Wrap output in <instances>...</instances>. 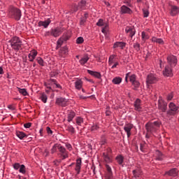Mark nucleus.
Segmentation results:
<instances>
[{"label":"nucleus","instance_id":"nucleus-1","mask_svg":"<svg viewBox=\"0 0 179 179\" xmlns=\"http://www.w3.org/2000/svg\"><path fill=\"white\" fill-rule=\"evenodd\" d=\"M8 15L13 19H15V20H20L22 17V10L13 6H10L8 8Z\"/></svg>","mask_w":179,"mask_h":179},{"label":"nucleus","instance_id":"nucleus-2","mask_svg":"<svg viewBox=\"0 0 179 179\" xmlns=\"http://www.w3.org/2000/svg\"><path fill=\"white\" fill-rule=\"evenodd\" d=\"M11 48L13 50H15V51H19V50H22L23 47V42H22V40L17 36L13 37L9 41Z\"/></svg>","mask_w":179,"mask_h":179},{"label":"nucleus","instance_id":"nucleus-3","mask_svg":"<svg viewBox=\"0 0 179 179\" xmlns=\"http://www.w3.org/2000/svg\"><path fill=\"white\" fill-rule=\"evenodd\" d=\"M160 128V122L155 121L154 122L147 123L145 124V129L148 134H153Z\"/></svg>","mask_w":179,"mask_h":179},{"label":"nucleus","instance_id":"nucleus-4","mask_svg":"<svg viewBox=\"0 0 179 179\" xmlns=\"http://www.w3.org/2000/svg\"><path fill=\"white\" fill-rule=\"evenodd\" d=\"M73 8L75 12H77V10H85L86 9H89V3H87L85 0H81L78 3V5L74 4Z\"/></svg>","mask_w":179,"mask_h":179},{"label":"nucleus","instance_id":"nucleus-5","mask_svg":"<svg viewBox=\"0 0 179 179\" xmlns=\"http://www.w3.org/2000/svg\"><path fill=\"white\" fill-rule=\"evenodd\" d=\"M46 87L48 90H46V93H48L50 90H52V87L55 88L57 87V89H62V87L61 85L57 83V80L55 79H50L49 85H46Z\"/></svg>","mask_w":179,"mask_h":179},{"label":"nucleus","instance_id":"nucleus-6","mask_svg":"<svg viewBox=\"0 0 179 179\" xmlns=\"http://www.w3.org/2000/svg\"><path fill=\"white\" fill-rule=\"evenodd\" d=\"M169 110L166 112L167 115H176L178 111V106H176L173 102L169 103Z\"/></svg>","mask_w":179,"mask_h":179},{"label":"nucleus","instance_id":"nucleus-7","mask_svg":"<svg viewBox=\"0 0 179 179\" xmlns=\"http://www.w3.org/2000/svg\"><path fill=\"white\" fill-rule=\"evenodd\" d=\"M158 110L162 113H166L167 110V103L162 97H159L158 100Z\"/></svg>","mask_w":179,"mask_h":179},{"label":"nucleus","instance_id":"nucleus-8","mask_svg":"<svg viewBox=\"0 0 179 179\" xmlns=\"http://www.w3.org/2000/svg\"><path fill=\"white\" fill-rule=\"evenodd\" d=\"M96 26H99L100 27H103L102 28V33H107L108 31V24L103 19H99L98 22H96Z\"/></svg>","mask_w":179,"mask_h":179},{"label":"nucleus","instance_id":"nucleus-9","mask_svg":"<svg viewBox=\"0 0 179 179\" xmlns=\"http://www.w3.org/2000/svg\"><path fill=\"white\" fill-rule=\"evenodd\" d=\"M59 152L60 157H62V160H65V159H68L69 157V152L66 151V149L64 148V146L60 145L59 147Z\"/></svg>","mask_w":179,"mask_h":179},{"label":"nucleus","instance_id":"nucleus-10","mask_svg":"<svg viewBox=\"0 0 179 179\" xmlns=\"http://www.w3.org/2000/svg\"><path fill=\"white\" fill-rule=\"evenodd\" d=\"M156 82H157V77H156V75L151 73L147 76L146 83L148 86L156 83Z\"/></svg>","mask_w":179,"mask_h":179},{"label":"nucleus","instance_id":"nucleus-11","mask_svg":"<svg viewBox=\"0 0 179 179\" xmlns=\"http://www.w3.org/2000/svg\"><path fill=\"white\" fill-rule=\"evenodd\" d=\"M167 61L168 65L171 66V68H174L177 65V57L173 55L168 56Z\"/></svg>","mask_w":179,"mask_h":179},{"label":"nucleus","instance_id":"nucleus-12","mask_svg":"<svg viewBox=\"0 0 179 179\" xmlns=\"http://www.w3.org/2000/svg\"><path fill=\"white\" fill-rule=\"evenodd\" d=\"M62 31H64V29L62 28L57 27L51 29V36L52 37H59L62 34Z\"/></svg>","mask_w":179,"mask_h":179},{"label":"nucleus","instance_id":"nucleus-13","mask_svg":"<svg viewBox=\"0 0 179 179\" xmlns=\"http://www.w3.org/2000/svg\"><path fill=\"white\" fill-rule=\"evenodd\" d=\"M56 104L60 107H66L68 106V99L66 98L59 97L56 99Z\"/></svg>","mask_w":179,"mask_h":179},{"label":"nucleus","instance_id":"nucleus-14","mask_svg":"<svg viewBox=\"0 0 179 179\" xmlns=\"http://www.w3.org/2000/svg\"><path fill=\"white\" fill-rule=\"evenodd\" d=\"M134 106L136 111H142V101L141 99H137L134 101Z\"/></svg>","mask_w":179,"mask_h":179},{"label":"nucleus","instance_id":"nucleus-15","mask_svg":"<svg viewBox=\"0 0 179 179\" xmlns=\"http://www.w3.org/2000/svg\"><path fill=\"white\" fill-rule=\"evenodd\" d=\"M50 23H51V20L50 18L47 19L45 21H39L38 23V27H44L45 29H47L48 26H50Z\"/></svg>","mask_w":179,"mask_h":179},{"label":"nucleus","instance_id":"nucleus-16","mask_svg":"<svg viewBox=\"0 0 179 179\" xmlns=\"http://www.w3.org/2000/svg\"><path fill=\"white\" fill-rule=\"evenodd\" d=\"M132 128H134V124H127L124 125V130L127 133V138L131 136V131L132 130Z\"/></svg>","mask_w":179,"mask_h":179},{"label":"nucleus","instance_id":"nucleus-17","mask_svg":"<svg viewBox=\"0 0 179 179\" xmlns=\"http://www.w3.org/2000/svg\"><path fill=\"white\" fill-rule=\"evenodd\" d=\"M164 76H173V67L168 65L165 67L164 71Z\"/></svg>","mask_w":179,"mask_h":179},{"label":"nucleus","instance_id":"nucleus-18","mask_svg":"<svg viewBox=\"0 0 179 179\" xmlns=\"http://www.w3.org/2000/svg\"><path fill=\"white\" fill-rule=\"evenodd\" d=\"M125 31L127 34L129 36V37L132 38L133 36H135L136 30L134 27H127L125 29Z\"/></svg>","mask_w":179,"mask_h":179},{"label":"nucleus","instance_id":"nucleus-19","mask_svg":"<svg viewBox=\"0 0 179 179\" xmlns=\"http://www.w3.org/2000/svg\"><path fill=\"white\" fill-rule=\"evenodd\" d=\"M177 174H178V170L176 168H173L170 171L165 172V176L167 175L170 177H177Z\"/></svg>","mask_w":179,"mask_h":179},{"label":"nucleus","instance_id":"nucleus-20","mask_svg":"<svg viewBox=\"0 0 179 179\" xmlns=\"http://www.w3.org/2000/svg\"><path fill=\"white\" fill-rule=\"evenodd\" d=\"M128 78H129L131 83H133L136 80V76L135 74L131 75V73H127L125 77V82L127 83H128Z\"/></svg>","mask_w":179,"mask_h":179},{"label":"nucleus","instance_id":"nucleus-21","mask_svg":"<svg viewBox=\"0 0 179 179\" xmlns=\"http://www.w3.org/2000/svg\"><path fill=\"white\" fill-rule=\"evenodd\" d=\"M80 169H82V158H78L76 160V171H77V174H80Z\"/></svg>","mask_w":179,"mask_h":179},{"label":"nucleus","instance_id":"nucleus-22","mask_svg":"<svg viewBox=\"0 0 179 179\" xmlns=\"http://www.w3.org/2000/svg\"><path fill=\"white\" fill-rule=\"evenodd\" d=\"M179 8L177 6H171L170 15L171 16H176V15H178Z\"/></svg>","mask_w":179,"mask_h":179},{"label":"nucleus","instance_id":"nucleus-23","mask_svg":"<svg viewBox=\"0 0 179 179\" xmlns=\"http://www.w3.org/2000/svg\"><path fill=\"white\" fill-rule=\"evenodd\" d=\"M37 54H38L37 51L32 50L28 55L29 61H30V62H33V61L36 59V57H37Z\"/></svg>","mask_w":179,"mask_h":179},{"label":"nucleus","instance_id":"nucleus-24","mask_svg":"<svg viewBox=\"0 0 179 179\" xmlns=\"http://www.w3.org/2000/svg\"><path fill=\"white\" fill-rule=\"evenodd\" d=\"M68 55V47L64 46L62 48L59 52V57H62V58H65Z\"/></svg>","mask_w":179,"mask_h":179},{"label":"nucleus","instance_id":"nucleus-25","mask_svg":"<svg viewBox=\"0 0 179 179\" xmlns=\"http://www.w3.org/2000/svg\"><path fill=\"white\" fill-rule=\"evenodd\" d=\"M121 13H128L129 15H131L132 13V10L131 8L126 6H122L120 8Z\"/></svg>","mask_w":179,"mask_h":179},{"label":"nucleus","instance_id":"nucleus-26","mask_svg":"<svg viewBox=\"0 0 179 179\" xmlns=\"http://www.w3.org/2000/svg\"><path fill=\"white\" fill-rule=\"evenodd\" d=\"M87 72L92 76H94V78H97V79H100L101 78V74L97 71H93L92 70H87Z\"/></svg>","mask_w":179,"mask_h":179},{"label":"nucleus","instance_id":"nucleus-27","mask_svg":"<svg viewBox=\"0 0 179 179\" xmlns=\"http://www.w3.org/2000/svg\"><path fill=\"white\" fill-rule=\"evenodd\" d=\"M103 159L106 162V163H111L113 162L111 156L108 155V154H107V152H103Z\"/></svg>","mask_w":179,"mask_h":179},{"label":"nucleus","instance_id":"nucleus-28","mask_svg":"<svg viewBox=\"0 0 179 179\" xmlns=\"http://www.w3.org/2000/svg\"><path fill=\"white\" fill-rule=\"evenodd\" d=\"M19 173H21V174H23L24 176H29V173H27V171H26V166L24 164H21L19 169Z\"/></svg>","mask_w":179,"mask_h":179},{"label":"nucleus","instance_id":"nucleus-29","mask_svg":"<svg viewBox=\"0 0 179 179\" xmlns=\"http://www.w3.org/2000/svg\"><path fill=\"white\" fill-rule=\"evenodd\" d=\"M133 175L136 178H138V177L142 176V170H141L140 169L134 170Z\"/></svg>","mask_w":179,"mask_h":179},{"label":"nucleus","instance_id":"nucleus-30","mask_svg":"<svg viewBox=\"0 0 179 179\" xmlns=\"http://www.w3.org/2000/svg\"><path fill=\"white\" fill-rule=\"evenodd\" d=\"M83 85V82L81 80H78L75 82V87L78 90H80L82 89V86Z\"/></svg>","mask_w":179,"mask_h":179},{"label":"nucleus","instance_id":"nucleus-31","mask_svg":"<svg viewBox=\"0 0 179 179\" xmlns=\"http://www.w3.org/2000/svg\"><path fill=\"white\" fill-rule=\"evenodd\" d=\"M60 146H61V144H57V143L55 144L51 149L52 155H54V153H57V150H59Z\"/></svg>","mask_w":179,"mask_h":179},{"label":"nucleus","instance_id":"nucleus-32","mask_svg":"<svg viewBox=\"0 0 179 179\" xmlns=\"http://www.w3.org/2000/svg\"><path fill=\"white\" fill-rule=\"evenodd\" d=\"M76 115V113L75 112L71 111L68 114L67 121L68 122H71L73 118H75V116Z\"/></svg>","mask_w":179,"mask_h":179},{"label":"nucleus","instance_id":"nucleus-33","mask_svg":"<svg viewBox=\"0 0 179 179\" xmlns=\"http://www.w3.org/2000/svg\"><path fill=\"white\" fill-rule=\"evenodd\" d=\"M127 43H124V42H116L114 45L113 48H118V47H120V48H124V47H125Z\"/></svg>","mask_w":179,"mask_h":179},{"label":"nucleus","instance_id":"nucleus-34","mask_svg":"<svg viewBox=\"0 0 179 179\" xmlns=\"http://www.w3.org/2000/svg\"><path fill=\"white\" fill-rule=\"evenodd\" d=\"M122 82V78L121 77H115L112 80V83L114 85H120Z\"/></svg>","mask_w":179,"mask_h":179},{"label":"nucleus","instance_id":"nucleus-35","mask_svg":"<svg viewBox=\"0 0 179 179\" xmlns=\"http://www.w3.org/2000/svg\"><path fill=\"white\" fill-rule=\"evenodd\" d=\"M89 61V56L85 55L82 59H80L79 62L80 65H85L86 62Z\"/></svg>","mask_w":179,"mask_h":179},{"label":"nucleus","instance_id":"nucleus-36","mask_svg":"<svg viewBox=\"0 0 179 179\" xmlns=\"http://www.w3.org/2000/svg\"><path fill=\"white\" fill-rule=\"evenodd\" d=\"M16 135H17V138H19L20 139H23L24 138H27V135H26V134H24V132H22V131H17Z\"/></svg>","mask_w":179,"mask_h":179},{"label":"nucleus","instance_id":"nucleus-37","mask_svg":"<svg viewBox=\"0 0 179 179\" xmlns=\"http://www.w3.org/2000/svg\"><path fill=\"white\" fill-rule=\"evenodd\" d=\"M152 43H157V44H164V42L163 41V39L162 38H157L156 37L152 38Z\"/></svg>","mask_w":179,"mask_h":179},{"label":"nucleus","instance_id":"nucleus-38","mask_svg":"<svg viewBox=\"0 0 179 179\" xmlns=\"http://www.w3.org/2000/svg\"><path fill=\"white\" fill-rule=\"evenodd\" d=\"M141 38L143 40V41H144V43L146 41V40H149V35L145 32V31H142L141 32Z\"/></svg>","mask_w":179,"mask_h":179},{"label":"nucleus","instance_id":"nucleus-39","mask_svg":"<svg viewBox=\"0 0 179 179\" xmlns=\"http://www.w3.org/2000/svg\"><path fill=\"white\" fill-rule=\"evenodd\" d=\"M156 156H157V160H163V157H164V156L163 155V153H162L159 150L156 151Z\"/></svg>","mask_w":179,"mask_h":179},{"label":"nucleus","instance_id":"nucleus-40","mask_svg":"<svg viewBox=\"0 0 179 179\" xmlns=\"http://www.w3.org/2000/svg\"><path fill=\"white\" fill-rule=\"evenodd\" d=\"M131 85L132 86H134V90H136V89H138L139 86H141V83H139V81L136 80V81H134L133 83H131Z\"/></svg>","mask_w":179,"mask_h":179},{"label":"nucleus","instance_id":"nucleus-41","mask_svg":"<svg viewBox=\"0 0 179 179\" xmlns=\"http://www.w3.org/2000/svg\"><path fill=\"white\" fill-rule=\"evenodd\" d=\"M76 124L77 125H82V124H83V118H82L81 117H77L76 118Z\"/></svg>","mask_w":179,"mask_h":179},{"label":"nucleus","instance_id":"nucleus-42","mask_svg":"<svg viewBox=\"0 0 179 179\" xmlns=\"http://www.w3.org/2000/svg\"><path fill=\"white\" fill-rule=\"evenodd\" d=\"M116 160H117L118 164H120V165H121V164H122V163H124V157H122V156H121V155L117 156V157H116Z\"/></svg>","mask_w":179,"mask_h":179},{"label":"nucleus","instance_id":"nucleus-43","mask_svg":"<svg viewBox=\"0 0 179 179\" xmlns=\"http://www.w3.org/2000/svg\"><path fill=\"white\" fill-rule=\"evenodd\" d=\"M66 129H67V131H69V132H71L72 134H75V132H76L75 128L72 125L67 126Z\"/></svg>","mask_w":179,"mask_h":179},{"label":"nucleus","instance_id":"nucleus-44","mask_svg":"<svg viewBox=\"0 0 179 179\" xmlns=\"http://www.w3.org/2000/svg\"><path fill=\"white\" fill-rule=\"evenodd\" d=\"M36 61H37L38 64L41 65V66H44V60L41 57H37Z\"/></svg>","mask_w":179,"mask_h":179},{"label":"nucleus","instance_id":"nucleus-45","mask_svg":"<svg viewBox=\"0 0 179 179\" xmlns=\"http://www.w3.org/2000/svg\"><path fill=\"white\" fill-rule=\"evenodd\" d=\"M133 47H134V50H136V51H137V52H138V51L141 50V44H139L138 43H134Z\"/></svg>","mask_w":179,"mask_h":179},{"label":"nucleus","instance_id":"nucleus-46","mask_svg":"<svg viewBox=\"0 0 179 179\" xmlns=\"http://www.w3.org/2000/svg\"><path fill=\"white\" fill-rule=\"evenodd\" d=\"M48 97H47V95L45 94H42L41 96V100L43 101V103H47V99Z\"/></svg>","mask_w":179,"mask_h":179},{"label":"nucleus","instance_id":"nucleus-47","mask_svg":"<svg viewBox=\"0 0 179 179\" xmlns=\"http://www.w3.org/2000/svg\"><path fill=\"white\" fill-rule=\"evenodd\" d=\"M21 166L22 165H20V164L19 163H15L14 164H13L14 170H20Z\"/></svg>","mask_w":179,"mask_h":179},{"label":"nucleus","instance_id":"nucleus-48","mask_svg":"<svg viewBox=\"0 0 179 179\" xmlns=\"http://www.w3.org/2000/svg\"><path fill=\"white\" fill-rule=\"evenodd\" d=\"M19 92L22 96H27V91H26V89H19Z\"/></svg>","mask_w":179,"mask_h":179},{"label":"nucleus","instance_id":"nucleus-49","mask_svg":"<svg viewBox=\"0 0 179 179\" xmlns=\"http://www.w3.org/2000/svg\"><path fill=\"white\" fill-rule=\"evenodd\" d=\"M62 44H64V41L62 38H60L58 41H57V47L58 48H59V47H61V45H62Z\"/></svg>","mask_w":179,"mask_h":179},{"label":"nucleus","instance_id":"nucleus-50","mask_svg":"<svg viewBox=\"0 0 179 179\" xmlns=\"http://www.w3.org/2000/svg\"><path fill=\"white\" fill-rule=\"evenodd\" d=\"M84 41V39H83V37H78L76 40V43L77 44H82V43H83Z\"/></svg>","mask_w":179,"mask_h":179},{"label":"nucleus","instance_id":"nucleus-51","mask_svg":"<svg viewBox=\"0 0 179 179\" xmlns=\"http://www.w3.org/2000/svg\"><path fill=\"white\" fill-rule=\"evenodd\" d=\"M46 131L48 135H50V136L52 135V130H51V128H50L49 127H46Z\"/></svg>","mask_w":179,"mask_h":179},{"label":"nucleus","instance_id":"nucleus-52","mask_svg":"<svg viewBox=\"0 0 179 179\" xmlns=\"http://www.w3.org/2000/svg\"><path fill=\"white\" fill-rule=\"evenodd\" d=\"M144 17H148L149 16V10H143Z\"/></svg>","mask_w":179,"mask_h":179},{"label":"nucleus","instance_id":"nucleus-53","mask_svg":"<svg viewBox=\"0 0 179 179\" xmlns=\"http://www.w3.org/2000/svg\"><path fill=\"white\" fill-rule=\"evenodd\" d=\"M166 99L168 101H171L173 99V93H170L169 94H168Z\"/></svg>","mask_w":179,"mask_h":179},{"label":"nucleus","instance_id":"nucleus-54","mask_svg":"<svg viewBox=\"0 0 179 179\" xmlns=\"http://www.w3.org/2000/svg\"><path fill=\"white\" fill-rule=\"evenodd\" d=\"M64 41H68L69 40V36L68 35H64L62 37H61Z\"/></svg>","mask_w":179,"mask_h":179},{"label":"nucleus","instance_id":"nucleus-55","mask_svg":"<svg viewBox=\"0 0 179 179\" xmlns=\"http://www.w3.org/2000/svg\"><path fill=\"white\" fill-rule=\"evenodd\" d=\"M66 148L68 149V150H69V152H71V150H72V145L69 143L66 144Z\"/></svg>","mask_w":179,"mask_h":179},{"label":"nucleus","instance_id":"nucleus-56","mask_svg":"<svg viewBox=\"0 0 179 179\" xmlns=\"http://www.w3.org/2000/svg\"><path fill=\"white\" fill-rule=\"evenodd\" d=\"M99 129V126L94 125L91 127V131H97Z\"/></svg>","mask_w":179,"mask_h":179},{"label":"nucleus","instance_id":"nucleus-57","mask_svg":"<svg viewBox=\"0 0 179 179\" xmlns=\"http://www.w3.org/2000/svg\"><path fill=\"white\" fill-rule=\"evenodd\" d=\"M24 128H30V127H31V123L29 122V123H25L24 124Z\"/></svg>","mask_w":179,"mask_h":179},{"label":"nucleus","instance_id":"nucleus-58","mask_svg":"<svg viewBox=\"0 0 179 179\" xmlns=\"http://www.w3.org/2000/svg\"><path fill=\"white\" fill-rule=\"evenodd\" d=\"M104 153H107V155H110L111 154V148H107Z\"/></svg>","mask_w":179,"mask_h":179},{"label":"nucleus","instance_id":"nucleus-59","mask_svg":"<svg viewBox=\"0 0 179 179\" xmlns=\"http://www.w3.org/2000/svg\"><path fill=\"white\" fill-rule=\"evenodd\" d=\"M86 22V18H81L80 20V24H85V22Z\"/></svg>","mask_w":179,"mask_h":179},{"label":"nucleus","instance_id":"nucleus-60","mask_svg":"<svg viewBox=\"0 0 179 179\" xmlns=\"http://www.w3.org/2000/svg\"><path fill=\"white\" fill-rule=\"evenodd\" d=\"M45 36L46 37L51 36V29H50V31L45 32Z\"/></svg>","mask_w":179,"mask_h":179},{"label":"nucleus","instance_id":"nucleus-61","mask_svg":"<svg viewBox=\"0 0 179 179\" xmlns=\"http://www.w3.org/2000/svg\"><path fill=\"white\" fill-rule=\"evenodd\" d=\"M106 169L108 171V173H111V167H110V166L106 165Z\"/></svg>","mask_w":179,"mask_h":179},{"label":"nucleus","instance_id":"nucleus-62","mask_svg":"<svg viewBox=\"0 0 179 179\" xmlns=\"http://www.w3.org/2000/svg\"><path fill=\"white\" fill-rule=\"evenodd\" d=\"M117 65H118V62H115L114 65L112 66L111 69H114V68H117Z\"/></svg>","mask_w":179,"mask_h":179},{"label":"nucleus","instance_id":"nucleus-63","mask_svg":"<svg viewBox=\"0 0 179 179\" xmlns=\"http://www.w3.org/2000/svg\"><path fill=\"white\" fill-rule=\"evenodd\" d=\"M8 108H9V110H15V107L12 105L8 106Z\"/></svg>","mask_w":179,"mask_h":179},{"label":"nucleus","instance_id":"nucleus-64","mask_svg":"<svg viewBox=\"0 0 179 179\" xmlns=\"http://www.w3.org/2000/svg\"><path fill=\"white\" fill-rule=\"evenodd\" d=\"M106 143V138H102V141L101 142V145H104Z\"/></svg>","mask_w":179,"mask_h":179}]
</instances>
